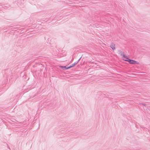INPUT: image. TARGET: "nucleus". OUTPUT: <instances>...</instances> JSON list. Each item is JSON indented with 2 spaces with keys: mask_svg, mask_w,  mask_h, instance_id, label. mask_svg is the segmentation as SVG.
<instances>
[{
  "mask_svg": "<svg viewBox=\"0 0 150 150\" xmlns=\"http://www.w3.org/2000/svg\"><path fill=\"white\" fill-rule=\"evenodd\" d=\"M122 56L124 57L123 60L124 59H126V60H128L129 59L127 58V57H126L124 54L122 55Z\"/></svg>",
  "mask_w": 150,
  "mask_h": 150,
  "instance_id": "nucleus-3",
  "label": "nucleus"
},
{
  "mask_svg": "<svg viewBox=\"0 0 150 150\" xmlns=\"http://www.w3.org/2000/svg\"><path fill=\"white\" fill-rule=\"evenodd\" d=\"M75 64H72L71 66L69 67H68V68L67 69H69L70 68H71V67H74V65H75Z\"/></svg>",
  "mask_w": 150,
  "mask_h": 150,
  "instance_id": "nucleus-5",
  "label": "nucleus"
},
{
  "mask_svg": "<svg viewBox=\"0 0 150 150\" xmlns=\"http://www.w3.org/2000/svg\"><path fill=\"white\" fill-rule=\"evenodd\" d=\"M124 60L129 62L130 64H139V63L137 61L133 60H131L130 59H128V60H126V59H124Z\"/></svg>",
  "mask_w": 150,
  "mask_h": 150,
  "instance_id": "nucleus-1",
  "label": "nucleus"
},
{
  "mask_svg": "<svg viewBox=\"0 0 150 150\" xmlns=\"http://www.w3.org/2000/svg\"><path fill=\"white\" fill-rule=\"evenodd\" d=\"M110 47L113 50H114L115 49V45L114 44H112L110 45Z\"/></svg>",
  "mask_w": 150,
  "mask_h": 150,
  "instance_id": "nucleus-2",
  "label": "nucleus"
},
{
  "mask_svg": "<svg viewBox=\"0 0 150 150\" xmlns=\"http://www.w3.org/2000/svg\"><path fill=\"white\" fill-rule=\"evenodd\" d=\"M59 67L62 68H64L65 69H67L68 68V67H67L66 66L63 67L62 66H60Z\"/></svg>",
  "mask_w": 150,
  "mask_h": 150,
  "instance_id": "nucleus-4",
  "label": "nucleus"
}]
</instances>
